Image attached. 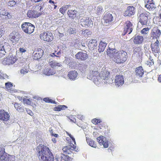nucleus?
Instances as JSON below:
<instances>
[{"label":"nucleus","instance_id":"nucleus-36","mask_svg":"<svg viewBox=\"0 0 161 161\" xmlns=\"http://www.w3.org/2000/svg\"><path fill=\"white\" fill-rule=\"evenodd\" d=\"M69 6H70V5H65L63 6L59 9L60 12L63 14L65 13L67 8L69 7Z\"/></svg>","mask_w":161,"mask_h":161},{"label":"nucleus","instance_id":"nucleus-64","mask_svg":"<svg viewBox=\"0 0 161 161\" xmlns=\"http://www.w3.org/2000/svg\"><path fill=\"white\" fill-rule=\"evenodd\" d=\"M159 17L160 19H161V8L160 9V10L159 11Z\"/></svg>","mask_w":161,"mask_h":161},{"label":"nucleus","instance_id":"nucleus-50","mask_svg":"<svg viewBox=\"0 0 161 161\" xmlns=\"http://www.w3.org/2000/svg\"><path fill=\"white\" fill-rule=\"evenodd\" d=\"M7 12V10L5 9H3L0 10V14L1 15L6 16Z\"/></svg>","mask_w":161,"mask_h":161},{"label":"nucleus","instance_id":"nucleus-30","mask_svg":"<svg viewBox=\"0 0 161 161\" xmlns=\"http://www.w3.org/2000/svg\"><path fill=\"white\" fill-rule=\"evenodd\" d=\"M33 8L34 9L33 10L37 13H38L39 14V16H40L42 14L41 12L42 8V6L39 5H37L33 6Z\"/></svg>","mask_w":161,"mask_h":161},{"label":"nucleus","instance_id":"nucleus-61","mask_svg":"<svg viewBox=\"0 0 161 161\" xmlns=\"http://www.w3.org/2000/svg\"><path fill=\"white\" fill-rule=\"evenodd\" d=\"M6 16H7V17L8 18V19H10L12 17L11 14L9 13L8 12L7 13Z\"/></svg>","mask_w":161,"mask_h":161},{"label":"nucleus","instance_id":"nucleus-16","mask_svg":"<svg viewBox=\"0 0 161 161\" xmlns=\"http://www.w3.org/2000/svg\"><path fill=\"white\" fill-rule=\"evenodd\" d=\"M115 85L119 86L122 85L124 83V79L122 75H118L116 76L114 80Z\"/></svg>","mask_w":161,"mask_h":161},{"label":"nucleus","instance_id":"nucleus-26","mask_svg":"<svg viewBox=\"0 0 161 161\" xmlns=\"http://www.w3.org/2000/svg\"><path fill=\"white\" fill-rule=\"evenodd\" d=\"M49 65L53 68H56L57 67H59L62 66L61 62H58L55 60L50 61Z\"/></svg>","mask_w":161,"mask_h":161},{"label":"nucleus","instance_id":"nucleus-47","mask_svg":"<svg viewBox=\"0 0 161 161\" xmlns=\"http://www.w3.org/2000/svg\"><path fill=\"white\" fill-rule=\"evenodd\" d=\"M16 4V2L14 0H11L9 1L8 3V6L10 7L14 6Z\"/></svg>","mask_w":161,"mask_h":161},{"label":"nucleus","instance_id":"nucleus-63","mask_svg":"<svg viewBox=\"0 0 161 161\" xmlns=\"http://www.w3.org/2000/svg\"><path fill=\"white\" fill-rule=\"evenodd\" d=\"M96 1L98 3H103L104 1V0H96Z\"/></svg>","mask_w":161,"mask_h":161},{"label":"nucleus","instance_id":"nucleus-1","mask_svg":"<svg viewBox=\"0 0 161 161\" xmlns=\"http://www.w3.org/2000/svg\"><path fill=\"white\" fill-rule=\"evenodd\" d=\"M106 52L107 55L118 64L124 63L127 58V53L123 50L119 51L115 48L109 47Z\"/></svg>","mask_w":161,"mask_h":161},{"label":"nucleus","instance_id":"nucleus-9","mask_svg":"<svg viewBox=\"0 0 161 161\" xmlns=\"http://www.w3.org/2000/svg\"><path fill=\"white\" fill-rule=\"evenodd\" d=\"M80 24L83 27H92L93 22L89 18L85 17L81 19L80 21Z\"/></svg>","mask_w":161,"mask_h":161},{"label":"nucleus","instance_id":"nucleus-43","mask_svg":"<svg viewBox=\"0 0 161 161\" xmlns=\"http://www.w3.org/2000/svg\"><path fill=\"white\" fill-rule=\"evenodd\" d=\"M92 123L95 125H97L98 123H100L102 122V120L100 119L94 118L92 120Z\"/></svg>","mask_w":161,"mask_h":161},{"label":"nucleus","instance_id":"nucleus-13","mask_svg":"<svg viewBox=\"0 0 161 161\" xmlns=\"http://www.w3.org/2000/svg\"><path fill=\"white\" fill-rule=\"evenodd\" d=\"M75 57L78 60L85 61L88 58V56L86 53L80 52L77 53L75 55Z\"/></svg>","mask_w":161,"mask_h":161},{"label":"nucleus","instance_id":"nucleus-28","mask_svg":"<svg viewBox=\"0 0 161 161\" xmlns=\"http://www.w3.org/2000/svg\"><path fill=\"white\" fill-rule=\"evenodd\" d=\"M86 141L87 143L91 147L96 148L97 147V144L93 140L89 138L86 137Z\"/></svg>","mask_w":161,"mask_h":161},{"label":"nucleus","instance_id":"nucleus-25","mask_svg":"<svg viewBox=\"0 0 161 161\" xmlns=\"http://www.w3.org/2000/svg\"><path fill=\"white\" fill-rule=\"evenodd\" d=\"M136 75L139 77H141L144 74V71L142 67L140 66L136 68Z\"/></svg>","mask_w":161,"mask_h":161},{"label":"nucleus","instance_id":"nucleus-59","mask_svg":"<svg viewBox=\"0 0 161 161\" xmlns=\"http://www.w3.org/2000/svg\"><path fill=\"white\" fill-rule=\"evenodd\" d=\"M0 161H9L8 158H2L0 159Z\"/></svg>","mask_w":161,"mask_h":161},{"label":"nucleus","instance_id":"nucleus-33","mask_svg":"<svg viewBox=\"0 0 161 161\" xmlns=\"http://www.w3.org/2000/svg\"><path fill=\"white\" fill-rule=\"evenodd\" d=\"M6 153L5 151V149L3 148H0V159L2 158H7L6 156Z\"/></svg>","mask_w":161,"mask_h":161},{"label":"nucleus","instance_id":"nucleus-39","mask_svg":"<svg viewBox=\"0 0 161 161\" xmlns=\"http://www.w3.org/2000/svg\"><path fill=\"white\" fill-rule=\"evenodd\" d=\"M103 11V9L102 7L101 6L97 7L96 10V14H97L100 15L102 14Z\"/></svg>","mask_w":161,"mask_h":161},{"label":"nucleus","instance_id":"nucleus-40","mask_svg":"<svg viewBox=\"0 0 161 161\" xmlns=\"http://www.w3.org/2000/svg\"><path fill=\"white\" fill-rule=\"evenodd\" d=\"M81 34L85 37H86L88 35L91 34V32L88 30L86 29L82 31Z\"/></svg>","mask_w":161,"mask_h":161},{"label":"nucleus","instance_id":"nucleus-22","mask_svg":"<svg viewBox=\"0 0 161 161\" xmlns=\"http://www.w3.org/2000/svg\"><path fill=\"white\" fill-rule=\"evenodd\" d=\"M97 46V41L96 39L90 40L88 43V47L89 49L93 50Z\"/></svg>","mask_w":161,"mask_h":161},{"label":"nucleus","instance_id":"nucleus-3","mask_svg":"<svg viewBox=\"0 0 161 161\" xmlns=\"http://www.w3.org/2000/svg\"><path fill=\"white\" fill-rule=\"evenodd\" d=\"M66 133L68 135L71 139L74 144L71 143V142L70 141L69 145L63 147L62 148V150L64 153L66 154H69L72 153L73 151H75L77 152L79 151L78 149L75 145L76 144V142L75 139L71 134L69 133L68 132H66Z\"/></svg>","mask_w":161,"mask_h":161},{"label":"nucleus","instance_id":"nucleus-8","mask_svg":"<svg viewBox=\"0 0 161 161\" xmlns=\"http://www.w3.org/2000/svg\"><path fill=\"white\" fill-rule=\"evenodd\" d=\"M132 24L130 21H127L125 23L123 33L122 35L124 36L127 33L129 34L132 32Z\"/></svg>","mask_w":161,"mask_h":161},{"label":"nucleus","instance_id":"nucleus-56","mask_svg":"<svg viewBox=\"0 0 161 161\" xmlns=\"http://www.w3.org/2000/svg\"><path fill=\"white\" fill-rule=\"evenodd\" d=\"M5 50L4 46L3 44H2L1 42H0V50Z\"/></svg>","mask_w":161,"mask_h":161},{"label":"nucleus","instance_id":"nucleus-19","mask_svg":"<svg viewBox=\"0 0 161 161\" xmlns=\"http://www.w3.org/2000/svg\"><path fill=\"white\" fill-rule=\"evenodd\" d=\"M43 51L41 49H38L37 51L33 52V58L35 60H38L42 56Z\"/></svg>","mask_w":161,"mask_h":161},{"label":"nucleus","instance_id":"nucleus-52","mask_svg":"<svg viewBox=\"0 0 161 161\" xmlns=\"http://www.w3.org/2000/svg\"><path fill=\"white\" fill-rule=\"evenodd\" d=\"M103 143V145L104 147L107 148L108 147V141L106 140H105Z\"/></svg>","mask_w":161,"mask_h":161},{"label":"nucleus","instance_id":"nucleus-35","mask_svg":"<svg viewBox=\"0 0 161 161\" xmlns=\"http://www.w3.org/2000/svg\"><path fill=\"white\" fill-rule=\"evenodd\" d=\"M62 158L63 160L67 161H71L73 158L69 156L65 155V154H62Z\"/></svg>","mask_w":161,"mask_h":161},{"label":"nucleus","instance_id":"nucleus-11","mask_svg":"<svg viewBox=\"0 0 161 161\" xmlns=\"http://www.w3.org/2000/svg\"><path fill=\"white\" fill-rule=\"evenodd\" d=\"M19 36L20 35L17 33L14 32L10 34L9 39L13 45L18 42L19 39Z\"/></svg>","mask_w":161,"mask_h":161},{"label":"nucleus","instance_id":"nucleus-32","mask_svg":"<svg viewBox=\"0 0 161 161\" xmlns=\"http://www.w3.org/2000/svg\"><path fill=\"white\" fill-rule=\"evenodd\" d=\"M90 75L91 77L92 78L94 77H97L100 76V73L97 71H90Z\"/></svg>","mask_w":161,"mask_h":161},{"label":"nucleus","instance_id":"nucleus-31","mask_svg":"<svg viewBox=\"0 0 161 161\" xmlns=\"http://www.w3.org/2000/svg\"><path fill=\"white\" fill-rule=\"evenodd\" d=\"M67 107L64 105H58L57 107L54 108V110L56 111H59L67 108Z\"/></svg>","mask_w":161,"mask_h":161},{"label":"nucleus","instance_id":"nucleus-6","mask_svg":"<svg viewBox=\"0 0 161 161\" xmlns=\"http://www.w3.org/2000/svg\"><path fill=\"white\" fill-rule=\"evenodd\" d=\"M21 27L25 32L28 34L32 33L35 28L33 25L29 22L23 23L21 25Z\"/></svg>","mask_w":161,"mask_h":161},{"label":"nucleus","instance_id":"nucleus-2","mask_svg":"<svg viewBox=\"0 0 161 161\" xmlns=\"http://www.w3.org/2000/svg\"><path fill=\"white\" fill-rule=\"evenodd\" d=\"M37 155L40 161H53L54 157L49 148L40 144L37 148Z\"/></svg>","mask_w":161,"mask_h":161},{"label":"nucleus","instance_id":"nucleus-51","mask_svg":"<svg viewBox=\"0 0 161 161\" xmlns=\"http://www.w3.org/2000/svg\"><path fill=\"white\" fill-rule=\"evenodd\" d=\"M62 154L59 155H57L56 156V159L57 161H61L63 160L62 158Z\"/></svg>","mask_w":161,"mask_h":161},{"label":"nucleus","instance_id":"nucleus-58","mask_svg":"<svg viewBox=\"0 0 161 161\" xmlns=\"http://www.w3.org/2000/svg\"><path fill=\"white\" fill-rule=\"evenodd\" d=\"M26 111L27 113L30 115L32 116L33 115V112L31 110L27 109L26 110Z\"/></svg>","mask_w":161,"mask_h":161},{"label":"nucleus","instance_id":"nucleus-44","mask_svg":"<svg viewBox=\"0 0 161 161\" xmlns=\"http://www.w3.org/2000/svg\"><path fill=\"white\" fill-rule=\"evenodd\" d=\"M27 97H26V98L23 99V103L24 104L29 105H31V102L29 99L27 98Z\"/></svg>","mask_w":161,"mask_h":161},{"label":"nucleus","instance_id":"nucleus-5","mask_svg":"<svg viewBox=\"0 0 161 161\" xmlns=\"http://www.w3.org/2000/svg\"><path fill=\"white\" fill-rule=\"evenodd\" d=\"M39 37L42 40L48 42H51L54 38L53 34L49 31L41 33Z\"/></svg>","mask_w":161,"mask_h":161},{"label":"nucleus","instance_id":"nucleus-14","mask_svg":"<svg viewBox=\"0 0 161 161\" xmlns=\"http://www.w3.org/2000/svg\"><path fill=\"white\" fill-rule=\"evenodd\" d=\"M9 114L4 110H0V119L5 121H7L9 119Z\"/></svg>","mask_w":161,"mask_h":161},{"label":"nucleus","instance_id":"nucleus-10","mask_svg":"<svg viewBox=\"0 0 161 161\" xmlns=\"http://www.w3.org/2000/svg\"><path fill=\"white\" fill-rule=\"evenodd\" d=\"M161 34V31L157 27L154 28L151 31L150 36L153 39H158Z\"/></svg>","mask_w":161,"mask_h":161},{"label":"nucleus","instance_id":"nucleus-15","mask_svg":"<svg viewBox=\"0 0 161 161\" xmlns=\"http://www.w3.org/2000/svg\"><path fill=\"white\" fill-rule=\"evenodd\" d=\"M159 41L157 39L155 42L151 44V47L152 51L154 53H158L159 52Z\"/></svg>","mask_w":161,"mask_h":161},{"label":"nucleus","instance_id":"nucleus-17","mask_svg":"<svg viewBox=\"0 0 161 161\" xmlns=\"http://www.w3.org/2000/svg\"><path fill=\"white\" fill-rule=\"evenodd\" d=\"M67 14L70 18L74 19L77 17L78 12L75 9H70L67 11Z\"/></svg>","mask_w":161,"mask_h":161},{"label":"nucleus","instance_id":"nucleus-45","mask_svg":"<svg viewBox=\"0 0 161 161\" xmlns=\"http://www.w3.org/2000/svg\"><path fill=\"white\" fill-rule=\"evenodd\" d=\"M43 101L45 102L48 103H55V101L50 99L48 97H45L43 98Z\"/></svg>","mask_w":161,"mask_h":161},{"label":"nucleus","instance_id":"nucleus-42","mask_svg":"<svg viewBox=\"0 0 161 161\" xmlns=\"http://www.w3.org/2000/svg\"><path fill=\"white\" fill-rule=\"evenodd\" d=\"M55 72L52 71L51 69H47L46 71L45 72V74L46 75H53L55 74Z\"/></svg>","mask_w":161,"mask_h":161},{"label":"nucleus","instance_id":"nucleus-48","mask_svg":"<svg viewBox=\"0 0 161 161\" xmlns=\"http://www.w3.org/2000/svg\"><path fill=\"white\" fill-rule=\"evenodd\" d=\"M14 106L15 108L17 110H20L22 109V107H21V105H20L19 103H15V104H14Z\"/></svg>","mask_w":161,"mask_h":161},{"label":"nucleus","instance_id":"nucleus-23","mask_svg":"<svg viewBox=\"0 0 161 161\" xmlns=\"http://www.w3.org/2000/svg\"><path fill=\"white\" fill-rule=\"evenodd\" d=\"M27 16L30 18H36L39 16V14L36 13L33 10H29L27 14Z\"/></svg>","mask_w":161,"mask_h":161},{"label":"nucleus","instance_id":"nucleus-55","mask_svg":"<svg viewBox=\"0 0 161 161\" xmlns=\"http://www.w3.org/2000/svg\"><path fill=\"white\" fill-rule=\"evenodd\" d=\"M98 126L100 129H102L105 127V125L103 123H100V124L98 125Z\"/></svg>","mask_w":161,"mask_h":161},{"label":"nucleus","instance_id":"nucleus-4","mask_svg":"<svg viewBox=\"0 0 161 161\" xmlns=\"http://www.w3.org/2000/svg\"><path fill=\"white\" fill-rule=\"evenodd\" d=\"M138 14H139V21L142 25H147V24L148 18L150 13L143 9L139 10Z\"/></svg>","mask_w":161,"mask_h":161},{"label":"nucleus","instance_id":"nucleus-57","mask_svg":"<svg viewBox=\"0 0 161 161\" xmlns=\"http://www.w3.org/2000/svg\"><path fill=\"white\" fill-rule=\"evenodd\" d=\"M19 51L20 52L22 53H24L26 52L25 49L24 48H20L19 49Z\"/></svg>","mask_w":161,"mask_h":161},{"label":"nucleus","instance_id":"nucleus-7","mask_svg":"<svg viewBox=\"0 0 161 161\" xmlns=\"http://www.w3.org/2000/svg\"><path fill=\"white\" fill-rule=\"evenodd\" d=\"M17 59L15 56L8 55L4 58L2 61V64L4 65H10L14 64Z\"/></svg>","mask_w":161,"mask_h":161},{"label":"nucleus","instance_id":"nucleus-20","mask_svg":"<svg viewBox=\"0 0 161 161\" xmlns=\"http://www.w3.org/2000/svg\"><path fill=\"white\" fill-rule=\"evenodd\" d=\"M133 42L135 44H140L143 42V38L142 36L135 35L133 38Z\"/></svg>","mask_w":161,"mask_h":161},{"label":"nucleus","instance_id":"nucleus-29","mask_svg":"<svg viewBox=\"0 0 161 161\" xmlns=\"http://www.w3.org/2000/svg\"><path fill=\"white\" fill-rule=\"evenodd\" d=\"M110 73L108 71L106 70L101 72V77L103 80H107L109 76Z\"/></svg>","mask_w":161,"mask_h":161},{"label":"nucleus","instance_id":"nucleus-41","mask_svg":"<svg viewBox=\"0 0 161 161\" xmlns=\"http://www.w3.org/2000/svg\"><path fill=\"white\" fill-rule=\"evenodd\" d=\"M149 30V28L148 27L145 28L141 31V33L143 35H146L147 34Z\"/></svg>","mask_w":161,"mask_h":161},{"label":"nucleus","instance_id":"nucleus-54","mask_svg":"<svg viewBox=\"0 0 161 161\" xmlns=\"http://www.w3.org/2000/svg\"><path fill=\"white\" fill-rule=\"evenodd\" d=\"M28 71L26 69H22L20 70V73L23 74H25L28 73Z\"/></svg>","mask_w":161,"mask_h":161},{"label":"nucleus","instance_id":"nucleus-60","mask_svg":"<svg viewBox=\"0 0 161 161\" xmlns=\"http://www.w3.org/2000/svg\"><path fill=\"white\" fill-rule=\"evenodd\" d=\"M158 80L159 82L161 83V74L158 75Z\"/></svg>","mask_w":161,"mask_h":161},{"label":"nucleus","instance_id":"nucleus-38","mask_svg":"<svg viewBox=\"0 0 161 161\" xmlns=\"http://www.w3.org/2000/svg\"><path fill=\"white\" fill-rule=\"evenodd\" d=\"M134 53L135 54H138L139 55H142V52L141 48L140 47H137L134 49Z\"/></svg>","mask_w":161,"mask_h":161},{"label":"nucleus","instance_id":"nucleus-62","mask_svg":"<svg viewBox=\"0 0 161 161\" xmlns=\"http://www.w3.org/2000/svg\"><path fill=\"white\" fill-rule=\"evenodd\" d=\"M3 33V31L0 28V37H1Z\"/></svg>","mask_w":161,"mask_h":161},{"label":"nucleus","instance_id":"nucleus-27","mask_svg":"<svg viewBox=\"0 0 161 161\" xmlns=\"http://www.w3.org/2000/svg\"><path fill=\"white\" fill-rule=\"evenodd\" d=\"M106 45L107 44L106 43L103 42L102 41H101L98 46V52L99 53L103 52L104 51Z\"/></svg>","mask_w":161,"mask_h":161},{"label":"nucleus","instance_id":"nucleus-37","mask_svg":"<svg viewBox=\"0 0 161 161\" xmlns=\"http://www.w3.org/2000/svg\"><path fill=\"white\" fill-rule=\"evenodd\" d=\"M67 32L69 35L75 34L76 32V29L75 28L69 27L68 29Z\"/></svg>","mask_w":161,"mask_h":161},{"label":"nucleus","instance_id":"nucleus-34","mask_svg":"<svg viewBox=\"0 0 161 161\" xmlns=\"http://www.w3.org/2000/svg\"><path fill=\"white\" fill-rule=\"evenodd\" d=\"M97 142L100 145H103V142L106 140V138L102 136H100L97 138Z\"/></svg>","mask_w":161,"mask_h":161},{"label":"nucleus","instance_id":"nucleus-18","mask_svg":"<svg viewBox=\"0 0 161 161\" xmlns=\"http://www.w3.org/2000/svg\"><path fill=\"white\" fill-rule=\"evenodd\" d=\"M103 19L104 21V23L110 24L113 20V17L111 14L107 13L104 14Z\"/></svg>","mask_w":161,"mask_h":161},{"label":"nucleus","instance_id":"nucleus-21","mask_svg":"<svg viewBox=\"0 0 161 161\" xmlns=\"http://www.w3.org/2000/svg\"><path fill=\"white\" fill-rule=\"evenodd\" d=\"M78 73L75 70H71L68 72V76L69 79L72 80H75L77 76Z\"/></svg>","mask_w":161,"mask_h":161},{"label":"nucleus","instance_id":"nucleus-53","mask_svg":"<svg viewBox=\"0 0 161 161\" xmlns=\"http://www.w3.org/2000/svg\"><path fill=\"white\" fill-rule=\"evenodd\" d=\"M5 50H0V58L3 57L5 54Z\"/></svg>","mask_w":161,"mask_h":161},{"label":"nucleus","instance_id":"nucleus-12","mask_svg":"<svg viewBox=\"0 0 161 161\" xmlns=\"http://www.w3.org/2000/svg\"><path fill=\"white\" fill-rule=\"evenodd\" d=\"M135 8L133 6H128L126 10L124 12L125 16L130 17L134 15L135 13Z\"/></svg>","mask_w":161,"mask_h":161},{"label":"nucleus","instance_id":"nucleus-24","mask_svg":"<svg viewBox=\"0 0 161 161\" xmlns=\"http://www.w3.org/2000/svg\"><path fill=\"white\" fill-rule=\"evenodd\" d=\"M145 7L150 10H152L155 8L154 3H153V0H148L145 5Z\"/></svg>","mask_w":161,"mask_h":161},{"label":"nucleus","instance_id":"nucleus-49","mask_svg":"<svg viewBox=\"0 0 161 161\" xmlns=\"http://www.w3.org/2000/svg\"><path fill=\"white\" fill-rule=\"evenodd\" d=\"M146 64L149 66L152 65L154 64V61L153 59H151L150 58L149 60L147 61L146 63Z\"/></svg>","mask_w":161,"mask_h":161},{"label":"nucleus","instance_id":"nucleus-46","mask_svg":"<svg viewBox=\"0 0 161 161\" xmlns=\"http://www.w3.org/2000/svg\"><path fill=\"white\" fill-rule=\"evenodd\" d=\"M5 86L7 89L9 90L10 88L12 87L13 85V84L11 82H8L5 83Z\"/></svg>","mask_w":161,"mask_h":161}]
</instances>
